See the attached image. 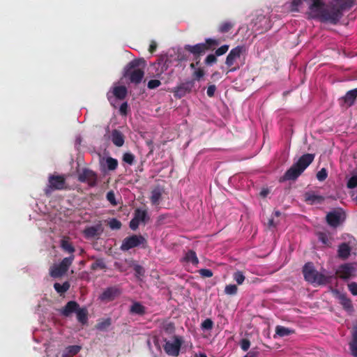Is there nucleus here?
Returning a JSON list of instances; mask_svg holds the SVG:
<instances>
[{
  "instance_id": "nucleus-49",
  "label": "nucleus",
  "mask_w": 357,
  "mask_h": 357,
  "mask_svg": "<svg viewBox=\"0 0 357 357\" xmlns=\"http://www.w3.org/2000/svg\"><path fill=\"white\" fill-rule=\"evenodd\" d=\"M213 326V322L211 319H206L202 323V328L204 330H211Z\"/></svg>"
},
{
  "instance_id": "nucleus-1",
  "label": "nucleus",
  "mask_w": 357,
  "mask_h": 357,
  "mask_svg": "<svg viewBox=\"0 0 357 357\" xmlns=\"http://www.w3.org/2000/svg\"><path fill=\"white\" fill-rule=\"evenodd\" d=\"M145 66L146 61L144 59H134L125 67L123 76L128 78L131 83L139 84L144 76Z\"/></svg>"
},
{
  "instance_id": "nucleus-12",
  "label": "nucleus",
  "mask_w": 357,
  "mask_h": 357,
  "mask_svg": "<svg viewBox=\"0 0 357 357\" xmlns=\"http://www.w3.org/2000/svg\"><path fill=\"white\" fill-rule=\"evenodd\" d=\"M356 264L352 263H347L341 265L336 274L343 280H347L355 275L356 271Z\"/></svg>"
},
{
  "instance_id": "nucleus-64",
  "label": "nucleus",
  "mask_w": 357,
  "mask_h": 357,
  "mask_svg": "<svg viewBox=\"0 0 357 357\" xmlns=\"http://www.w3.org/2000/svg\"><path fill=\"white\" fill-rule=\"evenodd\" d=\"M165 331H167L168 333H172L174 330V324L172 323L168 324L165 326Z\"/></svg>"
},
{
  "instance_id": "nucleus-48",
  "label": "nucleus",
  "mask_w": 357,
  "mask_h": 357,
  "mask_svg": "<svg viewBox=\"0 0 357 357\" xmlns=\"http://www.w3.org/2000/svg\"><path fill=\"white\" fill-rule=\"evenodd\" d=\"M229 45H223L215 50V54L217 56H222L227 53V52L229 50Z\"/></svg>"
},
{
  "instance_id": "nucleus-8",
  "label": "nucleus",
  "mask_w": 357,
  "mask_h": 357,
  "mask_svg": "<svg viewBox=\"0 0 357 357\" xmlns=\"http://www.w3.org/2000/svg\"><path fill=\"white\" fill-rule=\"evenodd\" d=\"M246 51L244 45H238L231 49L226 57L225 64L227 67L231 68L228 73L236 70L239 67H232L236 61L239 59L241 54Z\"/></svg>"
},
{
  "instance_id": "nucleus-60",
  "label": "nucleus",
  "mask_w": 357,
  "mask_h": 357,
  "mask_svg": "<svg viewBox=\"0 0 357 357\" xmlns=\"http://www.w3.org/2000/svg\"><path fill=\"white\" fill-rule=\"evenodd\" d=\"M216 87L215 85H210L207 88L206 93L208 96L213 97L214 96L215 91Z\"/></svg>"
},
{
  "instance_id": "nucleus-10",
  "label": "nucleus",
  "mask_w": 357,
  "mask_h": 357,
  "mask_svg": "<svg viewBox=\"0 0 357 357\" xmlns=\"http://www.w3.org/2000/svg\"><path fill=\"white\" fill-rule=\"evenodd\" d=\"M173 339V342L165 340L164 350L169 356H178L183 341L181 337L177 335H174Z\"/></svg>"
},
{
  "instance_id": "nucleus-41",
  "label": "nucleus",
  "mask_w": 357,
  "mask_h": 357,
  "mask_svg": "<svg viewBox=\"0 0 357 357\" xmlns=\"http://www.w3.org/2000/svg\"><path fill=\"white\" fill-rule=\"evenodd\" d=\"M135 155L130 152L125 153L123 155V161L130 165H132L134 164L135 162Z\"/></svg>"
},
{
  "instance_id": "nucleus-14",
  "label": "nucleus",
  "mask_w": 357,
  "mask_h": 357,
  "mask_svg": "<svg viewBox=\"0 0 357 357\" xmlns=\"http://www.w3.org/2000/svg\"><path fill=\"white\" fill-rule=\"evenodd\" d=\"M194 82L192 80L187 81L181 83L174 91V96L178 98H181L185 96L187 93H190L194 87Z\"/></svg>"
},
{
  "instance_id": "nucleus-56",
  "label": "nucleus",
  "mask_w": 357,
  "mask_h": 357,
  "mask_svg": "<svg viewBox=\"0 0 357 357\" xmlns=\"http://www.w3.org/2000/svg\"><path fill=\"white\" fill-rule=\"evenodd\" d=\"M199 273L203 278H211L213 276V272L210 269L202 268L199 271Z\"/></svg>"
},
{
  "instance_id": "nucleus-16",
  "label": "nucleus",
  "mask_w": 357,
  "mask_h": 357,
  "mask_svg": "<svg viewBox=\"0 0 357 357\" xmlns=\"http://www.w3.org/2000/svg\"><path fill=\"white\" fill-rule=\"evenodd\" d=\"M314 159V154L306 153L303 155L294 164L300 169L302 172H303L304 170L313 162Z\"/></svg>"
},
{
  "instance_id": "nucleus-20",
  "label": "nucleus",
  "mask_w": 357,
  "mask_h": 357,
  "mask_svg": "<svg viewBox=\"0 0 357 357\" xmlns=\"http://www.w3.org/2000/svg\"><path fill=\"white\" fill-rule=\"evenodd\" d=\"M326 218L330 226L337 227L341 222V213L337 211L330 212L326 215Z\"/></svg>"
},
{
  "instance_id": "nucleus-35",
  "label": "nucleus",
  "mask_w": 357,
  "mask_h": 357,
  "mask_svg": "<svg viewBox=\"0 0 357 357\" xmlns=\"http://www.w3.org/2000/svg\"><path fill=\"white\" fill-rule=\"evenodd\" d=\"M185 259L187 262H190L193 265H197L199 263L196 252L193 250H189L185 254Z\"/></svg>"
},
{
  "instance_id": "nucleus-36",
  "label": "nucleus",
  "mask_w": 357,
  "mask_h": 357,
  "mask_svg": "<svg viewBox=\"0 0 357 357\" xmlns=\"http://www.w3.org/2000/svg\"><path fill=\"white\" fill-rule=\"evenodd\" d=\"M107 168L109 171H114L118 167V160L112 157H107L105 160Z\"/></svg>"
},
{
  "instance_id": "nucleus-40",
  "label": "nucleus",
  "mask_w": 357,
  "mask_h": 357,
  "mask_svg": "<svg viewBox=\"0 0 357 357\" xmlns=\"http://www.w3.org/2000/svg\"><path fill=\"white\" fill-rule=\"evenodd\" d=\"M61 246L64 251L70 253L71 255H73V253L75 250L73 245L67 240H62Z\"/></svg>"
},
{
  "instance_id": "nucleus-46",
  "label": "nucleus",
  "mask_w": 357,
  "mask_h": 357,
  "mask_svg": "<svg viewBox=\"0 0 357 357\" xmlns=\"http://www.w3.org/2000/svg\"><path fill=\"white\" fill-rule=\"evenodd\" d=\"M134 271L135 276L139 279L145 274L144 268L140 265H135L134 266Z\"/></svg>"
},
{
  "instance_id": "nucleus-61",
  "label": "nucleus",
  "mask_w": 357,
  "mask_h": 357,
  "mask_svg": "<svg viewBox=\"0 0 357 357\" xmlns=\"http://www.w3.org/2000/svg\"><path fill=\"white\" fill-rule=\"evenodd\" d=\"M128 104L126 102L122 103L120 106L119 111L121 114L126 115L127 114Z\"/></svg>"
},
{
  "instance_id": "nucleus-27",
  "label": "nucleus",
  "mask_w": 357,
  "mask_h": 357,
  "mask_svg": "<svg viewBox=\"0 0 357 357\" xmlns=\"http://www.w3.org/2000/svg\"><path fill=\"white\" fill-rule=\"evenodd\" d=\"M304 197L305 201L310 204L321 203L324 200V197L309 192H305Z\"/></svg>"
},
{
  "instance_id": "nucleus-44",
  "label": "nucleus",
  "mask_w": 357,
  "mask_h": 357,
  "mask_svg": "<svg viewBox=\"0 0 357 357\" xmlns=\"http://www.w3.org/2000/svg\"><path fill=\"white\" fill-rule=\"evenodd\" d=\"M318 238L323 244L330 246L331 241L327 234L324 232H319L318 234Z\"/></svg>"
},
{
  "instance_id": "nucleus-5",
  "label": "nucleus",
  "mask_w": 357,
  "mask_h": 357,
  "mask_svg": "<svg viewBox=\"0 0 357 357\" xmlns=\"http://www.w3.org/2000/svg\"><path fill=\"white\" fill-rule=\"evenodd\" d=\"M343 13L334 4L326 6L324 13L320 19L321 22H330L332 24H336L342 18Z\"/></svg>"
},
{
  "instance_id": "nucleus-32",
  "label": "nucleus",
  "mask_w": 357,
  "mask_h": 357,
  "mask_svg": "<svg viewBox=\"0 0 357 357\" xmlns=\"http://www.w3.org/2000/svg\"><path fill=\"white\" fill-rule=\"evenodd\" d=\"M70 284L68 281L64 282L62 284H61L58 282H56L54 284V289L60 295H62L63 294L68 291V289H70Z\"/></svg>"
},
{
  "instance_id": "nucleus-55",
  "label": "nucleus",
  "mask_w": 357,
  "mask_h": 357,
  "mask_svg": "<svg viewBox=\"0 0 357 357\" xmlns=\"http://www.w3.org/2000/svg\"><path fill=\"white\" fill-rule=\"evenodd\" d=\"M240 345H241V348L244 351H246L248 350V349L250 347V341L248 339L243 338L241 340Z\"/></svg>"
},
{
  "instance_id": "nucleus-58",
  "label": "nucleus",
  "mask_w": 357,
  "mask_h": 357,
  "mask_svg": "<svg viewBox=\"0 0 357 357\" xmlns=\"http://www.w3.org/2000/svg\"><path fill=\"white\" fill-rule=\"evenodd\" d=\"M348 288H349V290L350 291V292L354 295V296H357V283L356 282H351L350 284H348Z\"/></svg>"
},
{
  "instance_id": "nucleus-29",
  "label": "nucleus",
  "mask_w": 357,
  "mask_h": 357,
  "mask_svg": "<svg viewBox=\"0 0 357 357\" xmlns=\"http://www.w3.org/2000/svg\"><path fill=\"white\" fill-rule=\"evenodd\" d=\"M81 350V347L78 345H71L67 347L62 354V357H73Z\"/></svg>"
},
{
  "instance_id": "nucleus-63",
  "label": "nucleus",
  "mask_w": 357,
  "mask_h": 357,
  "mask_svg": "<svg viewBox=\"0 0 357 357\" xmlns=\"http://www.w3.org/2000/svg\"><path fill=\"white\" fill-rule=\"evenodd\" d=\"M157 49V43L155 41L152 40L150 43L149 51L150 53H153Z\"/></svg>"
},
{
  "instance_id": "nucleus-51",
  "label": "nucleus",
  "mask_w": 357,
  "mask_h": 357,
  "mask_svg": "<svg viewBox=\"0 0 357 357\" xmlns=\"http://www.w3.org/2000/svg\"><path fill=\"white\" fill-rule=\"evenodd\" d=\"M327 176H328V173L325 168L321 169V170H319L317 174V178L319 181H323L326 180Z\"/></svg>"
},
{
  "instance_id": "nucleus-47",
  "label": "nucleus",
  "mask_w": 357,
  "mask_h": 357,
  "mask_svg": "<svg viewBox=\"0 0 357 357\" xmlns=\"http://www.w3.org/2000/svg\"><path fill=\"white\" fill-rule=\"evenodd\" d=\"M107 200L114 206L117 205L115 194L112 190L109 191L106 195Z\"/></svg>"
},
{
  "instance_id": "nucleus-54",
  "label": "nucleus",
  "mask_w": 357,
  "mask_h": 357,
  "mask_svg": "<svg viewBox=\"0 0 357 357\" xmlns=\"http://www.w3.org/2000/svg\"><path fill=\"white\" fill-rule=\"evenodd\" d=\"M347 188H354L357 186V176H351L348 182H347Z\"/></svg>"
},
{
  "instance_id": "nucleus-28",
  "label": "nucleus",
  "mask_w": 357,
  "mask_h": 357,
  "mask_svg": "<svg viewBox=\"0 0 357 357\" xmlns=\"http://www.w3.org/2000/svg\"><path fill=\"white\" fill-rule=\"evenodd\" d=\"M76 316L77 321L85 324L88 320V310L86 307H80L79 306L78 310L76 311Z\"/></svg>"
},
{
  "instance_id": "nucleus-26",
  "label": "nucleus",
  "mask_w": 357,
  "mask_h": 357,
  "mask_svg": "<svg viewBox=\"0 0 357 357\" xmlns=\"http://www.w3.org/2000/svg\"><path fill=\"white\" fill-rule=\"evenodd\" d=\"M235 26L233 21L221 22L218 26V31L220 33H227L229 32Z\"/></svg>"
},
{
  "instance_id": "nucleus-11",
  "label": "nucleus",
  "mask_w": 357,
  "mask_h": 357,
  "mask_svg": "<svg viewBox=\"0 0 357 357\" xmlns=\"http://www.w3.org/2000/svg\"><path fill=\"white\" fill-rule=\"evenodd\" d=\"M312 2L309 7V15L311 18L320 21L326 6L322 0H312Z\"/></svg>"
},
{
  "instance_id": "nucleus-24",
  "label": "nucleus",
  "mask_w": 357,
  "mask_h": 357,
  "mask_svg": "<svg viewBox=\"0 0 357 357\" xmlns=\"http://www.w3.org/2000/svg\"><path fill=\"white\" fill-rule=\"evenodd\" d=\"M357 98V88L350 90L347 92L345 96L342 98L344 102L348 106H352Z\"/></svg>"
},
{
  "instance_id": "nucleus-39",
  "label": "nucleus",
  "mask_w": 357,
  "mask_h": 357,
  "mask_svg": "<svg viewBox=\"0 0 357 357\" xmlns=\"http://www.w3.org/2000/svg\"><path fill=\"white\" fill-rule=\"evenodd\" d=\"M106 268V264L103 259H96V261L91 265V269L92 271H96L98 269Z\"/></svg>"
},
{
  "instance_id": "nucleus-42",
  "label": "nucleus",
  "mask_w": 357,
  "mask_h": 357,
  "mask_svg": "<svg viewBox=\"0 0 357 357\" xmlns=\"http://www.w3.org/2000/svg\"><path fill=\"white\" fill-rule=\"evenodd\" d=\"M233 278L236 282V283L240 285L243 283L245 277L242 271H238L234 273Z\"/></svg>"
},
{
  "instance_id": "nucleus-50",
  "label": "nucleus",
  "mask_w": 357,
  "mask_h": 357,
  "mask_svg": "<svg viewBox=\"0 0 357 357\" xmlns=\"http://www.w3.org/2000/svg\"><path fill=\"white\" fill-rule=\"evenodd\" d=\"M217 61H218V59H217V56L215 55V54H210L206 57L204 63L206 65H212L213 63H215L217 62Z\"/></svg>"
},
{
  "instance_id": "nucleus-38",
  "label": "nucleus",
  "mask_w": 357,
  "mask_h": 357,
  "mask_svg": "<svg viewBox=\"0 0 357 357\" xmlns=\"http://www.w3.org/2000/svg\"><path fill=\"white\" fill-rule=\"evenodd\" d=\"M340 299V304L342 305L344 309H345L347 311L353 310L352 303L349 298H347L344 296H342Z\"/></svg>"
},
{
  "instance_id": "nucleus-23",
  "label": "nucleus",
  "mask_w": 357,
  "mask_h": 357,
  "mask_svg": "<svg viewBox=\"0 0 357 357\" xmlns=\"http://www.w3.org/2000/svg\"><path fill=\"white\" fill-rule=\"evenodd\" d=\"M333 2L342 13L344 10L350 9L355 4V0H333Z\"/></svg>"
},
{
  "instance_id": "nucleus-43",
  "label": "nucleus",
  "mask_w": 357,
  "mask_h": 357,
  "mask_svg": "<svg viewBox=\"0 0 357 357\" xmlns=\"http://www.w3.org/2000/svg\"><path fill=\"white\" fill-rule=\"evenodd\" d=\"M238 291V287L236 284H228L225 288V293L227 295H236Z\"/></svg>"
},
{
  "instance_id": "nucleus-59",
  "label": "nucleus",
  "mask_w": 357,
  "mask_h": 357,
  "mask_svg": "<svg viewBox=\"0 0 357 357\" xmlns=\"http://www.w3.org/2000/svg\"><path fill=\"white\" fill-rule=\"evenodd\" d=\"M204 75V70L199 68L194 72V76L196 79L199 80Z\"/></svg>"
},
{
  "instance_id": "nucleus-2",
  "label": "nucleus",
  "mask_w": 357,
  "mask_h": 357,
  "mask_svg": "<svg viewBox=\"0 0 357 357\" xmlns=\"http://www.w3.org/2000/svg\"><path fill=\"white\" fill-rule=\"evenodd\" d=\"M220 45V40L215 38H206L204 43H197L194 45H185L184 50L193 55V59L196 64L199 65L200 58L208 50H213Z\"/></svg>"
},
{
  "instance_id": "nucleus-9",
  "label": "nucleus",
  "mask_w": 357,
  "mask_h": 357,
  "mask_svg": "<svg viewBox=\"0 0 357 357\" xmlns=\"http://www.w3.org/2000/svg\"><path fill=\"white\" fill-rule=\"evenodd\" d=\"M77 179L81 183H86L89 187H95L98 184V174L92 169L83 168L78 174Z\"/></svg>"
},
{
  "instance_id": "nucleus-6",
  "label": "nucleus",
  "mask_w": 357,
  "mask_h": 357,
  "mask_svg": "<svg viewBox=\"0 0 357 357\" xmlns=\"http://www.w3.org/2000/svg\"><path fill=\"white\" fill-rule=\"evenodd\" d=\"M48 185L44 189V192L49 196L54 190H61L65 188L66 178L62 175H50Z\"/></svg>"
},
{
  "instance_id": "nucleus-37",
  "label": "nucleus",
  "mask_w": 357,
  "mask_h": 357,
  "mask_svg": "<svg viewBox=\"0 0 357 357\" xmlns=\"http://www.w3.org/2000/svg\"><path fill=\"white\" fill-rule=\"evenodd\" d=\"M134 218H135L139 222H144L146 219L148 218L147 211L146 210L137 208L134 213Z\"/></svg>"
},
{
  "instance_id": "nucleus-62",
  "label": "nucleus",
  "mask_w": 357,
  "mask_h": 357,
  "mask_svg": "<svg viewBox=\"0 0 357 357\" xmlns=\"http://www.w3.org/2000/svg\"><path fill=\"white\" fill-rule=\"evenodd\" d=\"M302 0H292L291 9L297 10V8L301 4Z\"/></svg>"
},
{
  "instance_id": "nucleus-57",
  "label": "nucleus",
  "mask_w": 357,
  "mask_h": 357,
  "mask_svg": "<svg viewBox=\"0 0 357 357\" xmlns=\"http://www.w3.org/2000/svg\"><path fill=\"white\" fill-rule=\"evenodd\" d=\"M139 222H140L138 220L133 217V218L130 221L129 227L132 230L135 231L138 229Z\"/></svg>"
},
{
  "instance_id": "nucleus-45",
  "label": "nucleus",
  "mask_w": 357,
  "mask_h": 357,
  "mask_svg": "<svg viewBox=\"0 0 357 357\" xmlns=\"http://www.w3.org/2000/svg\"><path fill=\"white\" fill-rule=\"evenodd\" d=\"M108 225L112 229H119L122 226L121 221H119L116 218L111 219Z\"/></svg>"
},
{
  "instance_id": "nucleus-7",
  "label": "nucleus",
  "mask_w": 357,
  "mask_h": 357,
  "mask_svg": "<svg viewBox=\"0 0 357 357\" xmlns=\"http://www.w3.org/2000/svg\"><path fill=\"white\" fill-rule=\"evenodd\" d=\"M146 242V239L143 236L133 234L123 240L120 249L122 251H128L141 245H144Z\"/></svg>"
},
{
  "instance_id": "nucleus-31",
  "label": "nucleus",
  "mask_w": 357,
  "mask_h": 357,
  "mask_svg": "<svg viewBox=\"0 0 357 357\" xmlns=\"http://www.w3.org/2000/svg\"><path fill=\"white\" fill-rule=\"evenodd\" d=\"M128 90L124 86H115L113 89L114 96L119 100H123L127 96Z\"/></svg>"
},
{
  "instance_id": "nucleus-22",
  "label": "nucleus",
  "mask_w": 357,
  "mask_h": 357,
  "mask_svg": "<svg viewBox=\"0 0 357 357\" xmlns=\"http://www.w3.org/2000/svg\"><path fill=\"white\" fill-rule=\"evenodd\" d=\"M102 232V229L101 225L88 227L84 230V234L87 238L98 236Z\"/></svg>"
},
{
  "instance_id": "nucleus-21",
  "label": "nucleus",
  "mask_w": 357,
  "mask_h": 357,
  "mask_svg": "<svg viewBox=\"0 0 357 357\" xmlns=\"http://www.w3.org/2000/svg\"><path fill=\"white\" fill-rule=\"evenodd\" d=\"M112 143L117 147H121L124 144L125 136L119 130L114 129L111 133Z\"/></svg>"
},
{
  "instance_id": "nucleus-19",
  "label": "nucleus",
  "mask_w": 357,
  "mask_h": 357,
  "mask_svg": "<svg viewBox=\"0 0 357 357\" xmlns=\"http://www.w3.org/2000/svg\"><path fill=\"white\" fill-rule=\"evenodd\" d=\"M303 172L294 164L284 174V181L296 180Z\"/></svg>"
},
{
  "instance_id": "nucleus-53",
  "label": "nucleus",
  "mask_w": 357,
  "mask_h": 357,
  "mask_svg": "<svg viewBox=\"0 0 357 357\" xmlns=\"http://www.w3.org/2000/svg\"><path fill=\"white\" fill-rule=\"evenodd\" d=\"M161 85V82L158 79H151L147 84L149 89H154Z\"/></svg>"
},
{
  "instance_id": "nucleus-25",
  "label": "nucleus",
  "mask_w": 357,
  "mask_h": 357,
  "mask_svg": "<svg viewBox=\"0 0 357 357\" xmlns=\"http://www.w3.org/2000/svg\"><path fill=\"white\" fill-rule=\"evenodd\" d=\"M349 349L351 354L354 357H357V326L352 331V340L349 342Z\"/></svg>"
},
{
  "instance_id": "nucleus-33",
  "label": "nucleus",
  "mask_w": 357,
  "mask_h": 357,
  "mask_svg": "<svg viewBox=\"0 0 357 357\" xmlns=\"http://www.w3.org/2000/svg\"><path fill=\"white\" fill-rule=\"evenodd\" d=\"M130 312L139 315H143L146 312V309L140 303L135 302L130 307Z\"/></svg>"
},
{
  "instance_id": "nucleus-18",
  "label": "nucleus",
  "mask_w": 357,
  "mask_h": 357,
  "mask_svg": "<svg viewBox=\"0 0 357 357\" xmlns=\"http://www.w3.org/2000/svg\"><path fill=\"white\" fill-rule=\"evenodd\" d=\"M164 189L160 185L155 186L151 191L150 200L153 205L157 206L160 204Z\"/></svg>"
},
{
  "instance_id": "nucleus-30",
  "label": "nucleus",
  "mask_w": 357,
  "mask_h": 357,
  "mask_svg": "<svg viewBox=\"0 0 357 357\" xmlns=\"http://www.w3.org/2000/svg\"><path fill=\"white\" fill-rule=\"evenodd\" d=\"M338 256L342 259H347L350 255L351 248L346 243H342L338 248Z\"/></svg>"
},
{
  "instance_id": "nucleus-34",
  "label": "nucleus",
  "mask_w": 357,
  "mask_h": 357,
  "mask_svg": "<svg viewBox=\"0 0 357 357\" xmlns=\"http://www.w3.org/2000/svg\"><path fill=\"white\" fill-rule=\"evenodd\" d=\"M275 333L278 336L282 337L294 333V331L282 326H277L275 327Z\"/></svg>"
},
{
  "instance_id": "nucleus-3",
  "label": "nucleus",
  "mask_w": 357,
  "mask_h": 357,
  "mask_svg": "<svg viewBox=\"0 0 357 357\" xmlns=\"http://www.w3.org/2000/svg\"><path fill=\"white\" fill-rule=\"evenodd\" d=\"M305 280L310 283H317L319 285H326L331 282L333 275H326L319 273L314 267L313 264L307 262L303 268Z\"/></svg>"
},
{
  "instance_id": "nucleus-15",
  "label": "nucleus",
  "mask_w": 357,
  "mask_h": 357,
  "mask_svg": "<svg viewBox=\"0 0 357 357\" xmlns=\"http://www.w3.org/2000/svg\"><path fill=\"white\" fill-rule=\"evenodd\" d=\"M121 294L119 289L115 287L107 288L100 296L102 301H111L114 300Z\"/></svg>"
},
{
  "instance_id": "nucleus-52",
  "label": "nucleus",
  "mask_w": 357,
  "mask_h": 357,
  "mask_svg": "<svg viewBox=\"0 0 357 357\" xmlns=\"http://www.w3.org/2000/svg\"><path fill=\"white\" fill-rule=\"evenodd\" d=\"M111 325L110 319H107L102 322L98 323L97 328L99 330H105Z\"/></svg>"
},
{
  "instance_id": "nucleus-4",
  "label": "nucleus",
  "mask_w": 357,
  "mask_h": 357,
  "mask_svg": "<svg viewBox=\"0 0 357 357\" xmlns=\"http://www.w3.org/2000/svg\"><path fill=\"white\" fill-rule=\"evenodd\" d=\"M74 259L75 255H70L69 257L63 258L59 264L52 266L50 270L51 277L57 278L63 276L68 271Z\"/></svg>"
},
{
  "instance_id": "nucleus-17",
  "label": "nucleus",
  "mask_w": 357,
  "mask_h": 357,
  "mask_svg": "<svg viewBox=\"0 0 357 357\" xmlns=\"http://www.w3.org/2000/svg\"><path fill=\"white\" fill-rule=\"evenodd\" d=\"M79 305L75 301H68L65 306L60 310V313L65 317H69L73 313H75Z\"/></svg>"
},
{
  "instance_id": "nucleus-13",
  "label": "nucleus",
  "mask_w": 357,
  "mask_h": 357,
  "mask_svg": "<svg viewBox=\"0 0 357 357\" xmlns=\"http://www.w3.org/2000/svg\"><path fill=\"white\" fill-rule=\"evenodd\" d=\"M255 26V30L260 33L267 31L271 28V20L265 15H259L256 18Z\"/></svg>"
}]
</instances>
